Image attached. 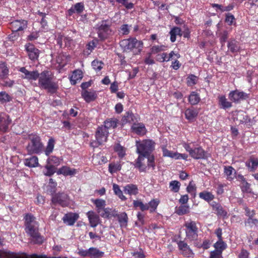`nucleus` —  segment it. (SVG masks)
<instances>
[{"label":"nucleus","instance_id":"58","mask_svg":"<svg viewBox=\"0 0 258 258\" xmlns=\"http://www.w3.org/2000/svg\"><path fill=\"white\" fill-rule=\"evenodd\" d=\"M131 26L127 24H122L119 28V32L121 33L122 35H127L130 33Z\"/></svg>","mask_w":258,"mask_h":258},{"label":"nucleus","instance_id":"32","mask_svg":"<svg viewBox=\"0 0 258 258\" xmlns=\"http://www.w3.org/2000/svg\"><path fill=\"white\" fill-rule=\"evenodd\" d=\"M24 165L28 167H37L39 166V159L35 156L25 158L24 160Z\"/></svg>","mask_w":258,"mask_h":258},{"label":"nucleus","instance_id":"60","mask_svg":"<svg viewBox=\"0 0 258 258\" xmlns=\"http://www.w3.org/2000/svg\"><path fill=\"white\" fill-rule=\"evenodd\" d=\"M228 38V33L227 30H224L222 33H221V35H220V42H221L222 46H223L227 41V39Z\"/></svg>","mask_w":258,"mask_h":258},{"label":"nucleus","instance_id":"20","mask_svg":"<svg viewBox=\"0 0 258 258\" xmlns=\"http://www.w3.org/2000/svg\"><path fill=\"white\" fill-rule=\"evenodd\" d=\"M227 47L228 50L233 53H238L241 50V44L234 39H231L228 41Z\"/></svg>","mask_w":258,"mask_h":258},{"label":"nucleus","instance_id":"38","mask_svg":"<svg viewBox=\"0 0 258 258\" xmlns=\"http://www.w3.org/2000/svg\"><path fill=\"white\" fill-rule=\"evenodd\" d=\"M199 197L209 204H210V202L213 201V200L214 199V196L212 192L209 191H204L201 192L200 194H199Z\"/></svg>","mask_w":258,"mask_h":258},{"label":"nucleus","instance_id":"19","mask_svg":"<svg viewBox=\"0 0 258 258\" xmlns=\"http://www.w3.org/2000/svg\"><path fill=\"white\" fill-rule=\"evenodd\" d=\"M131 129L133 133L140 136H144L148 132L143 123H134L131 126Z\"/></svg>","mask_w":258,"mask_h":258},{"label":"nucleus","instance_id":"44","mask_svg":"<svg viewBox=\"0 0 258 258\" xmlns=\"http://www.w3.org/2000/svg\"><path fill=\"white\" fill-rule=\"evenodd\" d=\"M167 47L163 45H153L150 49V54H156L166 50Z\"/></svg>","mask_w":258,"mask_h":258},{"label":"nucleus","instance_id":"27","mask_svg":"<svg viewBox=\"0 0 258 258\" xmlns=\"http://www.w3.org/2000/svg\"><path fill=\"white\" fill-rule=\"evenodd\" d=\"M84 5L83 3H78L72 6L68 11V15L72 16L75 13L80 14L84 11Z\"/></svg>","mask_w":258,"mask_h":258},{"label":"nucleus","instance_id":"13","mask_svg":"<svg viewBox=\"0 0 258 258\" xmlns=\"http://www.w3.org/2000/svg\"><path fill=\"white\" fill-rule=\"evenodd\" d=\"M25 51H26L28 57L30 59L34 61L38 59L39 56L40 50L35 46L28 42L25 45Z\"/></svg>","mask_w":258,"mask_h":258},{"label":"nucleus","instance_id":"28","mask_svg":"<svg viewBox=\"0 0 258 258\" xmlns=\"http://www.w3.org/2000/svg\"><path fill=\"white\" fill-rule=\"evenodd\" d=\"M123 191L125 194L130 196H136L139 194V188L136 184L130 183L124 186Z\"/></svg>","mask_w":258,"mask_h":258},{"label":"nucleus","instance_id":"8","mask_svg":"<svg viewBox=\"0 0 258 258\" xmlns=\"http://www.w3.org/2000/svg\"><path fill=\"white\" fill-rule=\"evenodd\" d=\"M109 134L108 130L105 129L104 127L98 126L95 133V140L90 142V147L95 149L106 143Z\"/></svg>","mask_w":258,"mask_h":258},{"label":"nucleus","instance_id":"48","mask_svg":"<svg viewBox=\"0 0 258 258\" xmlns=\"http://www.w3.org/2000/svg\"><path fill=\"white\" fill-rule=\"evenodd\" d=\"M93 204L97 208V213H100L101 210L104 208L105 201L103 199H97L93 201Z\"/></svg>","mask_w":258,"mask_h":258},{"label":"nucleus","instance_id":"57","mask_svg":"<svg viewBox=\"0 0 258 258\" xmlns=\"http://www.w3.org/2000/svg\"><path fill=\"white\" fill-rule=\"evenodd\" d=\"M103 63L101 61H98L97 59L93 60L92 62V66L94 70L99 72L100 71L102 68Z\"/></svg>","mask_w":258,"mask_h":258},{"label":"nucleus","instance_id":"42","mask_svg":"<svg viewBox=\"0 0 258 258\" xmlns=\"http://www.w3.org/2000/svg\"><path fill=\"white\" fill-rule=\"evenodd\" d=\"M121 164L120 162H112L109 164V172L111 174L116 173L121 170Z\"/></svg>","mask_w":258,"mask_h":258},{"label":"nucleus","instance_id":"45","mask_svg":"<svg viewBox=\"0 0 258 258\" xmlns=\"http://www.w3.org/2000/svg\"><path fill=\"white\" fill-rule=\"evenodd\" d=\"M245 227L252 228L253 227H258V219L256 218H247V220L244 221Z\"/></svg>","mask_w":258,"mask_h":258},{"label":"nucleus","instance_id":"24","mask_svg":"<svg viewBox=\"0 0 258 258\" xmlns=\"http://www.w3.org/2000/svg\"><path fill=\"white\" fill-rule=\"evenodd\" d=\"M118 122L119 120L116 118H109L104 120V125L98 126L104 127L105 130L108 131L110 128H116Z\"/></svg>","mask_w":258,"mask_h":258},{"label":"nucleus","instance_id":"6","mask_svg":"<svg viewBox=\"0 0 258 258\" xmlns=\"http://www.w3.org/2000/svg\"><path fill=\"white\" fill-rule=\"evenodd\" d=\"M181 145L183 146L184 150L188 152L191 158L195 160L206 159L207 158V152L201 146H198L192 148L190 147V143L182 142Z\"/></svg>","mask_w":258,"mask_h":258},{"label":"nucleus","instance_id":"14","mask_svg":"<svg viewBox=\"0 0 258 258\" xmlns=\"http://www.w3.org/2000/svg\"><path fill=\"white\" fill-rule=\"evenodd\" d=\"M27 21L24 20H17L9 24V27L13 33L22 31L27 27Z\"/></svg>","mask_w":258,"mask_h":258},{"label":"nucleus","instance_id":"46","mask_svg":"<svg viewBox=\"0 0 258 258\" xmlns=\"http://www.w3.org/2000/svg\"><path fill=\"white\" fill-rule=\"evenodd\" d=\"M55 141L53 138H51L48 140L47 142V145L45 150V154L46 156H49L51 154L54 149Z\"/></svg>","mask_w":258,"mask_h":258},{"label":"nucleus","instance_id":"21","mask_svg":"<svg viewBox=\"0 0 258 258\" xmlns=\"http://www.w3.org/2000/svg\"><path fill=\"white\" fill-rule=\"evenodd\" d=\"M81 96L87 103L95 101L97 98V93L95 91L84 90L81 92Z\"/></svg>","mask_w":258,"mask_h":258},{"label":"nucleus","instance_id":"40","mask_svg":"<svg viewBox=\"0 0 258 258\" xmlns=\"http://www.w3.org/2000/svg\"><path fill=\"white\" fill-rule=\"evenodd\" d=\"M112 189L114 194L118 196L119 199H121L122 201H125L127 198L123 195L122 191L119 188V186L116 183H113Z\"/></svg>","mask_w":258,"mask_h":258},{"label":"nucleus","instance_id":"22","mask_svg":"<svg viewBox=\"0 0 258 258\" xmlns=\"http://www.w3.org/2000/svg\"><path fill=\"white\" fill-rule=\"evenodd\" d=\"M233 118L234 120L238 121L239 124L248 123L250 122V118L243 111H237L234 114Z\"/></svg>","mask_w":258,"mask_h":258},{"label":"nucleus","instance_id":"63","mask_svg":"<svg viewBox=\"0 0 258 258\" xmlns=\"http://www.w3.org/2000/svg\"><path fill=\"white\" fill-rule=\"evenodd\" d=\"M168 59L169 61L174 60L175 58H179L180 55L178 52H175L174 51L172 50L170 53H167Z\"/></svg>","mask_w":258,"mask_h":258},{"label":"nucleus","instance_id":"31","mask_svg":"<svg viewBox=\"0 0 258 258\" xmlns=\"http://www.w3.org/2000/svg\"><path fill=\"white\" fill-rule=\"evenodd\" d=\"M199 111L193 107L187 108L184 111V116L189 121H193L198 116Z\"/></svg>","mask_w":258,"mask_h":258},{"label":"nucleus","instance_id":"35","mask_svg":"<svg viewBox=\"0 0 258 258\" xmlns=\"http://www.w3.org/2000/svg\"><path fill=\"white\" fill-rule=\"evenodd\" d=\"M170 35V41L172 43H174L176 41L177 36L181 37L182 36L181 28L177 26H174L171 28L169 31Z\"/></svg>","mask_w":258,"mask_h":258},{"label":"nucleus","instance_id":"5","mask_svg":"<svg viewBox=\"0 0 258 258\" xmlns=\"http://www.w3.org/2000/svg\"><path fill=\"white\" fill-rule=\"evenodd\" d=\"M119 46L125 51H131L135 49L137 53H140L143 48V42L142 40L137 39L136 37H130L121 40Z\"/></svg>","mask_w":258,"mask_h":258},{"label":"nucleus","instance_id":"34","mask_svg":"<svg viewBox=\"0 0 258 258\" xmlns=\"http://www.w3.org/2000/svg\"><path fill=\"white\" fill-rule=\"evenodd\" d=\"M188 102L192 105H196L201 101L199 94L196 91H191L188 96Z\"/></svg>","mask_w":258,"mask_h":258},{"label":"nucleus","instance_id":"33","mask_svg":"<svg viewBox=\"0 0 258 258\" xmlns=\"http://www.w3.org/2000/svg\"><path fill=\"white\" fill-rule=\"evenodd\" d=\"M224 174L227 176V179L231 181L236 178V172L235 169L231 166H225L224 167Z\"/></svg>","mask_w":258,"mask_h":258},{"label":"nucleus","instance_id":"30","mask_svg":"<svg viewBox=\"0 0 258 258\" xmlns=\"http://www.w3.org/2000/svg\"><path fill=\"white\" fill-rule=\"evenodd\" d=\"M87 217H88L90 226L93 228L96 227L99 223V216L92 211L87 213Z\"/></svg>","mask_w":258,"mask_h":258},{"label":"nucleus","instance_id":"12","mask_svg":"<svg viewBox=\"0 0 258 258\" xmlns=\"http://www.w3.org/2000/svg\"><path fill=\"white\" fill-rule=\"evenodd\" d=\"M51 203L58 204L62 207L69 206L70 204L69 196L64 192H59L52 196Z\"/></svg>","mask_w":258,"mask_h":258},{"label":"nucleus","instance_id":"10","mask_svg":"<svg viewBox=\"0 0 258 258\" xmlns=\"http://www.w3.org/2000/svg\"><path fill=\"white\" fill-rule=\"evenodd\" d=\"M186 237L189 240H195L198 237V227L195 221L189 220L184 224Z\"/></svg>","mask_w":258,"mask_h":258},{"label":"nucleus","instance_id":"16","mask_svg":"<svg viewBox=\"0 0 258 258\" xmlns=\"http://www.w3.org/2000/svg\"><path fill=\"white\" fill-rule=\"evenodd\" d=\"M11 122L10 116L5 113H0V132L6 133Z\"/></svg>","mask_w":258,"mask_h":258},{"label":"nucleus","instance_id":"56","mask_svg":"<svg viewBox=\"0 0 258 258\" xmlns=\"http://www.w3.org/2000/svg\"><path fill=\"white\" fill-rule=\"evenodd\" d=\"M60 160L59 158L55 156H51L47 159V164L46 165H54V166L57 167L60 165Z\"/></svg>","mask_w":258,"mask_h":258},{"label":"nucleus","instance_id":"59","mask_svg":"<svg viewBox=\"0 0 258 258\" xmlns=\"http://www.w3.org/2000/svg\"><path fill=\"white\" fill-rule=\"evenodd\" d=\"M112 211V209L110 208H104L101 210L100 213H98L100 214L101 217L104 218H109L110 217L111 211Z\"/></svg>","mask_w":258,"mask_h":258},{"label":"nucleus","instance_id":"36","mask_svg":"<svg viewBox=\"0 0 258 258\" xmlns=\"http://www.w3.org/2000/svg\"><path fill=\"white\" fill-rule=\"evenodd\" d=\"M189 206L186 205H180L175 208V213L178 216H183L189 213Z\"/></svg>","mask_w":258,"mask_h":258},{"label":"nucleus","instance_id":"1","mask_svg":"<svg viewBox=\"0 0 258 258\" xmlns=\"http://www.w3.org/2000/svg\"><path fill=\"white\" fill-rule=\"evenodd\" d=\"M23 220L25 232L30 236L31 241L34 244H42L43 237L39 233V223L36 217L31 213H25Z\"/></svg>","mask_w":258,"mask_h":258},{"label":"nucleus","instance_id":"11","mask_svg":"<svg viewBox=\"0 0 258 258\" xmlns=\"http://www.w3.org/2000/svg\"><path fill=\"white\" fill-rule=\"evenodd\" d=\"M249 96V94H247L237 89L230 91L229 94H228V98H229L231 102L236 104L248 99Z\"/></svg>","mask_w":258,"mask_h":258},{"label":"nucleus","instance_id":"3","mask_svg":"<svg viewBox=\"0 0 258 258\" xmlns=\"http://www.w3.org/2000/svg\"><path fill=\"white\" fill-rule=\"evenodd\" d=\"M134 167L138 169L140 172H146L147 169L151 168L154 170L155 167V158L153 155L151 156L139 154L138 157L133 163Z\"/></svg>","mask_w":258,"mask_h":258},{"label":"nucleus","instance_id":"47","mask_svg":"<svg viewBox=\"0 0 258 258\" xmlns=\"http://www.w3.org/2000/svg\"><path fill=\"white\" fill-rule=\"evenodd\" d=\"M113 149L114 151L118 154V157L122 158L124 157L125 155V149L119 143H117L115 146H114Z\"/></svg>","mask_w":258,"mask_h":258},{"label":"nucleus","instance_id":"55","mask_svg":"<svg viewBox=\"0 0 258 258\" xmlns=\"http://www.w3.org/2000/svg\"><path fill=\"white\" fill-rule=\"evenodd\" d=\"M186 84L189 87H191L197 84L198 78L195 75H190L186 79Z\"/></svg>","mask_w":258,"mask_h":258},{"label":"nucleus","instance_id":"53","mask_svg":"<svg viewBox=\"0 0 258 258\" xmlns=\"http://www.w3.org/2000/svg\"><path fill=\"white\" fill-rule=\"evenodd\" d=\"M214 247L215 248V250L222 252L227 247V244L222 239L218 240V241L216 242L215 244H214Z\"/></svg>","mask_w":258,"mask_h":258},{"label":"nucleus","instance_id":"41","mask_svg":"<svg viewBox=\"0 0 258 258\" xmlns=\"http://www.w3.org/2000/svg\"><path fill=\"white\" fill-rule=\"evenodd\" d=\"M160 204V201L158 199H153L150 201L148 204V210L151 213L156 211L158 206Z\"/></svg>","mask_w":258,"mask_h":258},{"label":"nucleus","instance_id":"7","mask_svg":"<svg viewBox=\"0 0 258 258\" xmlns=\"http://www.w3.org/2000/svg\"><path fill=\"white\" fill-rule=\"evenodd\" d=\"M155 143L153 140L146 139L136 141L137 153L139 155L151 156L155 149Z\"/></svg>","mask_w":258,"mask_h":258},{"label":"nucleus","instance_id":"15","mask_svg":"<svg viewBox=\"0 0 258 258\" xmlns=\"http://www.w3.org/2000/svg\"><path fill=\"white\" fill-rule=\"evenodd\" d=\"M19 71L20 72L24 74V75H22V78L29 81H36L40 75V73H39V72H38L37 70L30 72L26 69V68L24 67L20 68Z\"/></svg>","mask_w":258,"mask_h":258},{"label":"nucleus","instance_id":"51","mask_svg":"<svg viewBox=\"0 0 258 258\" xmlns=\"http://www.w3.org/2000/svg\"><path fill=\"white\" fill-rule=\"evenodd\" d=\"M9 70L5 63H0V78L5 79L8 75Z\"/></svg>","mask_w":258,"mask_h":258},{"label":"nucleus","instance_id":"50","mask_svg":"<svg viewBox=\"0 0 258 258\" xmlns=\"http://www.w3.org/2000/svg\"><path fill=\"white\" fill-rule=\"evenodd\" d=\"M169 187L172 192H177L180 189V183L177 180H172L169 182Z\"/></svg>","mask_w":258,"mask_h":258},{"label":"nucleus","instance_id":"29","mask_svg":"<svg viewBox=\"0 0 258 258\" xmlns=\"http://www.w3.org/2000/svg\"><path fill=\"white\" fill-rule=\"evenodd\" d=\"M245 166L250 172H254L258 167V159L251 156L249 160L245 162Z\"/></svg>","mask_w":258,"mask_h":258},{"label":"nucleus","instance_id":"2","mask_svg":"<svg viewBox=\"0 0 258 258\" xmlns=\"http://www.w3.org/2000/svg\"><path fill=\"white\" fill-rule=\"evenodd\" d=\"M37 80L38 87L40 88L47 90L48 93L50 94L56 93L58 88V85L54 81V76L51 71L47 70L42 71Z\"/></svg>","mask_w":258,"mask_h":258},{"label":"nucleus","instance_id":"62","mask_svg":"<svg viewBox=\"0 0 258 258\" xmlns=\"http://www.w3.org/2000/svg\"><path fill=\"white\" fill-rule=\"evenodd\" d=\"M245 211V215L248 218H253L255 215V211L254 210H251L250 208L245 206L244 208Z\"/></svg>","mask_w":258,"mask_h":258},{"label":"nucleus","instance_id":"23","mask_svg":"<svg viewBox=\"0 0 258 258\" xmlns=\"http://www.w3.org/2000/svg\"><path fill=\"white\" fill-rule=\"evenodd\" d=\"M137 118L132 111L125 112L121 118V125H123L127 123H134L137 121Z\"/></svg>","mask_w":258,"mask_h":258},{"label":"nucleus","instance_id":"17","mask_svg":"<svg viewBox=\"0 0 258 258\" xmlns=\"http://www.w3.org/2000/svg\"><path fill=\"white\" fill-rule=\"evenodd\" d=\"M79 217V214L77 213L70 212L67 213L64 216H63L62 220L63 223L66 225L72 226L74 225Z\"/></svg>","mask_w":258,"mask_h":258},{"label":"nucleus","instance_id":"25","mask_svg":"<svg viewBox=\"0 0 258 258\" xmlns=\"http://www.w3.org/2000/svg\"><path fill=\"white\" fill-rule=\"evenodd\" d=\"M218 105L220 108L226 110L232 107V103L228 101L225 95H219L218 97Z\"/></svg>","mask_w":258,"mask_h":258},{"label":"nucleus","instance_id":"9","mask_svg":"<svg viewBox=\"0 0 258 258\" xmlns=\"http://www.w3.org/2000/svg\"><path fill=\"white\" fill-rule=\"evenodd\" d=\"M98 38L101 41H105L113 35V31L111 29V23L108 20L102 21L97 29Z\"/></svg>","mask_w":258,"mask_h":258},{"label":"nucleus","instance_id":"18","mask_svg":"<svg viewBox=\"0 0 258 258\" xmlns=\"http://www.w3.org/2000/svg\"><path fill=\"white\" fill-rule=\"evenodd\" d=\"M210 205L212 207L213 211L215 212L217 216L224 218L227 217V211L223 208L220 203L216 202V201H212V203L210 204Z\"/></svg>","mask_w":258,"mask_h":258},{"label":"nucleus","instance_id":"26","mask_svg":"<svg viewBox=\"0 0 258 258\" xmlns=\"http://www.w3.org/2000/svg\"><path fill=\"white\" fill-rule=\"evenodd\" d=\"M76 169L68 166H63L57 171V175H62L65 176H72L76 174Z\"/></svg>","mask_w":258,"mask_h":258},{"label":"nucleus","instance_id":"61","mask_svg":"<svg viewBox=\"0 0 258 258\" xmlns=\"http://www.w3.org/2000/svg\"><path fill=\"white\" fill-rule=\"evenodd\" d=\"M171 158H174L175 160H178L180 159L187 160V155L186 154H181L178 152H174Z\"/></svg>","mask_w":258,"mask_h":258},{"label":"nucleus","instance_id":"39","mask_svg":"<svg viewBox=\"0 0 258 258\" xmlns=\"http://www.w3.org/2000/svg\"><path fill=\"white\" fill-rule=\"evenodd\" d=\"M89 257L99 258L104 255V252H102L96 247H91L89 248Z\"/></svg>","mask_w":258,"mask_h":258},{"label":"nucleus","instance_id":"37","mask_svg":"<svg viewBox=\"0 0 258 258\" xmlns=\"http://www.w3.org/2000/svg\"><path fill=\"white\" fill-rule=\"evenodd\" d=\"M83 77L82 72L81 70H76L73 72L72 76L71 77V82L72 84H76L77 82L82 79Z\"/></svg>","mask_w":258,"mask_h":258},{"label":"nucleus","instance_id":"64","mask_svg":"<svg viewBox=\"0 0 258 258\" xmlns=\"http://www.w3.org/2000/svg\"><path fill=\"white\" fill-rule=\"evenodd\" d=\"M241 190L243 192L249 193L251 192V189L250 188V184L248 182H243L241 186Z\"/></svg>","mask_w":258,"mask_h":258},{"label":"nucleus","instance_id":"4","mask_svg":"<svg viewBox=\"0 0 258 258\" xmlns=\"http://www.w3.org/2000/svg\"><path fill=\"white\" fill-rule=\"evenodd\" d=\"M29 142L26 147L28 155L39 154L43 150V145L39 136L36 134L28 135Z\"/></svg>","mask_w":258,"mask_h":258},{"label":"nucleus","instance_id":"43","mask_svg":"<svg viewBox=\"0 0 258 258\" xmlns=\"http://www.w3.org/2000/svg\"><path fill=\"white\" fill-rule=\"evenodd\" d=\"M133 206L136 209H140L141 211H145L148 210L147 204H144L139 200L133 201Z\"/></svg>","mask_w":258,"mask_h":258},{"label":"nucleus","instance_id":"52","mask_svg":"<svg viewBox=\"0 0 258 258\" xmlns=\"http://www.w3.org/2000/svg\"><path fill=\"white\" fill-rule=\"evenodd\" d=\"M117 218H118L119 223H120L121 226H125L127 225L128 217L125 212L119 214Z\"/></svg>","mask_w":258,"mask_h":258},{"label":"nucleus","instance_id":"49","mask_svg":"<svg viewBox=\"0 0 258 258\" xmlns=\"http://www.w3.org/2000/svg\"><path fill=\"white\" fill-rule=\"evenodd\" d=\"M56 167L54 166V165L46 164L45 166V168L46 170V171L44 173V175L48 177H51L56 171Z\"/></svg>","mask_w":258,"mask_h":258},{"label":"nucleus","instance_id":"54","mask_svg":"<svg viewBox=\"0 0 258 258\" xmlns=\"http://www.w3.org/2000/svg\"><path fill=\"white\" fill-rule=\"evenodd\" d=\"M12 100L11 96L5 91L0 92V102L1 103H6Z\"/></svg>","mask_w":258,"mask_h":258}]
</instances>
